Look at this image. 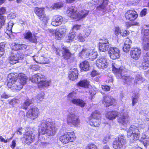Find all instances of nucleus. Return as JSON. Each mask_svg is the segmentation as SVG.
I'll return each mask as SVG.
<instances>
[{"label": "nucleus", "instance_id": "f257e3e1", "mask_svg": "<svg viewBox=\"0 0 149 149\" xmlns=\"http://www.w3.org/2000/svg\"><path fill=\"white\" fill-rule=\"evenodd\" d=\"M55 124L54 120L50 118L43 120L41 122L40 129L38 131V139L40 140L45 139L43 135L47 134L49 136H53L56 133L54 126Z\"/></svg>", "mask_w": 149, "mask_h": 149}, {"label": "nucleus", "instance_id": "f03ea898", "mask_svg": "<svg viewBox=\"0 0 149 149\" xmlns=\"http://www.w3.org/2000/svg\"><path fill=\"white\" fill-rule=\"evenodd\" d=\"M112 67V71L117 78L122 79L124 83L127 85L130 84L134 80L132 77L124 75V73L126 71V70L123 66L119 67L116 63H113Z\"/></svg>", "mask_w": 149, "mask_h": 149}, {"label": "nucleus", "instance_id": "7ed1b4c3", "mask_svg": "<svg viewBox=\"0 0 149 149\" xmlns=\"http://www.w3.org/2000/svg\"><path fill=\"white\" fill-rule=\"evenodd\" d=\"M89 10H83L81 11L80 13L77 11V8L74 6H72L68 8L66 11L67 15L73 19H80L86 17L88 15Z\"/></svg>", "mask_w": 149, "mask_h": 149}, {"label": "nucleus", "instance_id": "20e7f679", "mask_svg": "<svg viewBox=\"0 0 149 149\" xmlns=\"http://www.w3.org/2000/svg\"><path fill=\"white\" fill-rule=\"evenodd\" d=\"M32 81L38 84L39 88L46 87L49 86L50 80H45L44 76L39 73L36 74L32 77Z\"/></svg>", "mask_w": 149, "mask_h": 149}, {"label": "nucleus", "instance_id": "39448f33", "mask_svg": "<svg viewBox=\"0 0 149 149\" xmlns=\"http://www.w3.org/2000/svg\"><path fill=\"white\" fill-rule=\"evenodd\" d=\"M140 132L138 127L134 125H131L127 132V137L130 141L133 143L137 140L139 137Z\"/></svg>", "mask_w": 149, "mask_h": 149}, {"label": "nucleus", "instance_id": "423d86ee", "mask_svg": "<svg viewBox=\"0 0 149 149\" xmlns=\"http://www.w3.org/2000/svg\"><path fill=\"white\" fill-rule=\"evenodd\" d=\"M15 74L13 73H11L8 75V77L10 78V79L8 83V86L9 88L12 89H15L16 90H20L23 88V84H22L20 82H17V77L14 78V75Z\"/></svg>", "mask_w": 149, "mask_h": 149}, {"label": "nucleus", "instance_id": "0eeeda50", "mask_svg": "<svg viewBox=\"0 0 149 149\" xmlns=\"http://www.w3.org/2000/svg\"><path fill=\"white\" fill-rule=\"evenodd\" d=\"M126 143V138L124 135H119L115 139L113 146L115 149H121L125 148Z\"/></svg>", "mask_w": 149, "mask_h": 149}, {"label": "nucleus", "instance_id": "6e6552de", "mask_svg": "<svg viewBox=\"0 0 149 149\" xmlns=\"http://www.w3.org/2000/svg\"><path fill=\"white\" fill-rule=\"evenodd\" d=\"M76 93L73 91L69 93L67 96L68 99L70 100L73 104L81 107H83L85 105L86 103L82 100L80 99H73L76 97Z\"/></svg>", "mask_w": 149, "mask_h": 149}, {"label": "nucleus", "instance_id": "1a4fd4ad", "mask_svg": "<svg viewBox=\"0 0 149 149\" xmlns=\"http://www.w3.org/2000/svg\"><path fill=\"white\" fill-rule=\"evenodd\" d=\"M75 136L73 132H68L60 137V141L64 144L68 143L69 142H72L75 140Z\"/></svg>", "mask_w": 149, "mask_h": 149}, {"label": "nucleus", "instance_id": "9d476101", "mask_svg": "<svg viewBox=\"0 0 149 149\" xmlns=\"http://www.w3.org/2000/svg\"><path fill=\"white\" fill-rule=\"evenodd\" d=\"M67 122L69 124H71L75 126L79 124L80 122L79 118L74 113L70 112L68 115Z\"/></svg>", "mask_w": 149, "mask_h": 149}, {"label": "nucleus", "instance_id": "9b49d317", "mask_svg": "<svg viewBox=\"0 0 149 149\" xmlns=\"http://www.w3.org/2000/svg\"><path fill=\"white\" fill-rule=\"evenodd\" d=\"M24 137L22 139V141L24 144L29 145L33 142L35 139V135L33 133L29 132H26L24 135Z\"/></svg>", "mask_w": 149, "mask_h": 149}, {"label": "nucleus", "instance_id": "f8f14e48", "mask_svg": "<svg viewBox=\"0 0 149 149\" xmlns=\"http://www.w3.org/2000/svg\"><path fill=\"white\" fill-rule=\"evenodd\" d=\"M35 12L38 16V18L43 21L44 23L45 24L47 22L48 19L45 16L43 8L36 7L35 9Z\"/></svg>", "mask_w": 149, "mask_h": 149}, {"label": "nucleus", "instance_id": "ddd939ff", "mask_svg": "<svg viewBox=\"0 0 149 149\" xmlns=\"http://www.w3.org/2000/svg\"><path fill=\"white\" fill-rule=\"evenodd\" d=\"M24 38L28 42L36 44L37 39L36 36L33 34L30 31H26L23 34Z\"/></svg>", "mask_w": 149, "mask_h": 149}, {"label": "nucleus", "instance_id": "4468645a", "mask_svg": "<svg viewBox=\"0 0 149 149\" xmlns=\"http://www.w3.org/2000/svg\"><path fill=\"white\" fill-rule=\"evenodd\" d=\"M39 112L37 108H31L26 112V116L28 118L33 120L38 117Z\"/></svg>", "mask_w": 149, "mask_h": 149}, {"label": "nucleus", "instance_id": "2eb2a0df", "mask_svg": "<svg viewBox=\"0 0 149 149\" xmlns=\"http://www.w3.org/2000/svg\"><path fill=\"white\" fill-rule=\"evenodd\" d=\"M120 116L118 118V122L124 126L129 123V118L127 113L122 111L120 113Z\"/></svg>", "mask_w": 149, "mask_h": 149}, {"label": "nucleus", "instance_id": "dca6fc26", "mask_svg": "<svg viewBox=\"0 0 149 149\" xmlns=\"http://www.w3.org/2000/svg\"><path fill=\"white\" fill-rule=\"evenodd\" d=\"M108 53L110 58L112 59H116L120 56V50L116 47H110Z\"/></svg>", "mask_w": 149, "mask_h": 149}, {"label": "nucleus", "instance_id": "f3484780", "mask_svg": "<svg viewBox=\"0 0 149 149\" xmlns=\"http://www.w3.org/2000/svg\"><path fill=\"white\" fill-rule=\"evenodd\" d=\"M102 40L101 42H99V49L100 51L102 52L107 51L110 48V44L107 39L104 40L101 39Z\"/></svg>", "mask_w": 149, "mask_h": 149}, {"label": "nucleus", "instance_id": "a211bd4d", "mask_svg": "<svg viewBox=\"0 0 149 149\" xmlns=\"http://www.w3.org/2000/svg\"><path fill=\"white\" fill-rule=\"evenodd\" d=\"M141 54V50L140 48L134 47L131 49L130 55L131 57L136 60L138 59Z\"/></svg>", "mask_w": 149, "mask_h": 149}, {"label": "nucleus", "instance_id": "6ab92c4d", "mask_svg": "<svg viewBox=\"0 0 149 149\" xmlns=\"http://www.w3.org/2000/svg\"><path fill=\"white\" fill-rule=\"evenodd\" d=\"M24 58V56L22 54H12L11 55L10 59L9 60V63L10 64L13 65L19 62V60H22Z\"/></svg>", "mask_w": 149, "mask_h": 149}, {"label": "nucleus", "instance_id": "aec40b11", "mask_svg": "<svg viewBox=\"0 0 149 149\" xmlns=\"http://www.w3.org/2000/svg\"><path fill=\"white\" fill-rule=\"evenodd\" d=\"M66 30L65 26H63L57 29L55 32L56 38L58 40H60L65 36Z\"/></svg>", "mask_w": 149, "mask_h": 149}, {"label": "nucleus", "instance_id": "412c9836", "mask_svg": "<svg viewBox=\"0 0 149 149\" xmlns=\"http://www.w3.org/2000/svg\"><path fill=\"white\" fill-rule=\"evenodd\" d=\"M125 16L127 19L130 21H133L136 19L138 15L135 10H129L126 12Z\"/></svg>", "mask_w": 149, "mask_h": 149}, {"label": "nucleus", "instance_id": "4be33fe9", "mask_svg": "<svg viewBox=\"0 0 149 149\" xmlns=\"http://www.w3.org/2000/svg\"><path fill=\"white\" fill-rule=\"evenodd\" d=\"M140 67L144 70H146L149 67V52H147L144 55L143 62Z\"/></svg>", "mask_w": 149, "mask_h": 149}, {"label": "nucleus", "instance_id": "5701e85b", "mask_svg": "<svg viewBox=\"0 0 149 149\" xmlns=\"http://www.w3.org/2000/svg\"><path fill=\"white\" fill-rule=\"evenodd\" d=\"M103 98V100H102V103L106 107H108L110 105H112L113 102L115 101L114 99L111 98L110 96L107 95L104 96Z\"/></svg>", "mask_w": 149, "mask_h": 149}, {"label": "nucleus", "instance_id": "b1692460", "mask_svg": "<svg viewBox=\"0 0 149 149\" xmlns=\"http://www.w3.org/2000/svg\"><path fill=\"white\" fill-rule=\"evenodd\" d=\"M108 63L106 60L103 58H101L97 60L96 65L100 69H104L107 67Z\"/></svg>", "mask_w": 149, "mask_h": 149}, {"label": "nucleus", "instance_id": "393cba45", "mask_svg": "<svg viewBox=\"0 0 149 149\" xmlns=\"http://www.w3.org/2000/svg\"><path fill=\"white\" fill-rule=\"evenodd\" d=\"M63 19L62 17L57 15L54 17L52 20L51 24L54 26H57L60 25L63 21Z\"/></svg>", "mask_w": 149, "mask_h": 149}, {"label": "nucleus", "instance_id": "a878e982", "mask_svg": "<svg viewBox=\"0 0 149 149\" xmlns=\"http://www.w3.org/2000/svg\"><path fill=\"white\" fill-rule=\"evenodd\" d=\"M108 0H100V4L97 7L96 10L104 13L106 7L108 5Z\"/></svg>", "mask_w": 149, "mask_h": 149}, {"label": "nucleus", "instance_id": "bb28decb", "mask_svg": "<svg viewBox=\"0 0 149 149\" xmlns=\"http://www.w3.org/2000/svg\"><path fill=\"white\" fill-rule=\"evenodd\" d=\"M78 76V71L76 68H71L69 72L68 77L70 80L74 81L77 79Z\"/></svg>", "mask_w": 149, "mask_h": 149}, {"label": "nucleus", "instance_id": "cd10ccee", "mask_svg": "<svg viewBox=\"0 0 149 149\" xmlns=\"http://www.w3.org/2000/svg\"><path fill=\"white\" fill-rule=\"evenodd\" d=\"M34 99L33 98H29L28 97L26 98L24 102L21 105V108L26 110L28 107L31 104L34 103Z\"/></svg>", "mask_w": 149, "mask_h": 149}, {"label": "nucleus", "instance_id": "c85d7f7f", "mask_svg": "<svg viewBox=\"0 0 149 149\" xmlns=\"http://www.w3.org/2000/svg\"><path fill=\"white\" fill-rule=\"evenodd\" d=\"M139 138L137 140L143 142L145 146H147L149 144V138L147 135H146L145 133H143L141 135L139 134Z\"/></svg>", "mask_w": 149, "mask_h": 149}, {"label": "nucleus", "instance_id": "c756f323", "mask_svg": "<svg viewBox=\"0 0 149 149\" xmlns=\"http://www.w3.org/2000/svg\"><path fill=\"white\" fill-rule=\"evenodd\" d=\"M61 52L63 57L65 59H69L71 56L72 54L71 53L69 49L66 47L62 48Z\"/></svg>", "mask_w": 149, "mask_h": 149}, {"label": "nucleus", "instance_id": "7c9ffc66", "mask_svg": "<svg viewBox=\"0 0 149 149\" xmlns=\"http://www.w3.org/2000/svg\"><path fill=\"white\" fill-rule=\"evenodd\" d=\"M79 66L81 71H86L89 70L90 65L87 61H84L81 63Z\"/></svg>", "mask_w": 149, "mask_h": 149}, {"label": "nucleus", "instance_id": "2f4dec72", "mask_svg": "<svg viewBox=\"0 0 149 149\" xmlns=\"http://www.w3.org/2000/svg\"><path fill=\"white\" fill-rule=\"evenodd\" d=\"M15 74H16L15 76H17V78L19 79V82L24 85L26 83L27 80V77L26 76L22 73H19L18 75H17V74L15 73Z\"/></svg>", "mask_w": 149, "mask_h": 149}, {"label": "nucleus", "instance_id": "473e14b6", "mask_svg": "<svg viewBox=\"0 0 149 149\" xmlns=\"http://www.w3.org/2000/svg\"><path fill=\"white\" fill-rule=\"evenodd\" d=\"M89 81L87 79H84L81 80L77 83V85L84 88H88L90 86Z\"/></svg>", "mask_w": 149, "mask_h": 149}, {"label": "nucleus", "instance_id": "72a5a7b5", "mask_svg": "<svg viewBox=\"0 0 149 149\" xmlns=\"http://www.w3.org/2000/svg\"><path fill=\"white\" fill-rule=\"evenodd\" d=\"M118 113L116 111H110L108 112L106 115L107 118L110 120L115 119L117 116Z\"/></svg>", "mask_w": 149, "mask_h": 149}, {"label": "nucleus", "instance_id": "f704fd0d", "mask_svg": "<svg viewBox=\"0 0 149 149\" xmlns=\"http://www.w3.org/2000/svg\"><path fill=\"white\" fill-rule=\"evenodd\" d=\"M143 45L144 50L148 51L149 49V37L148 36L143 37Z\"/></svg>", "mask_w": 149, "mask_h": 149}, {"label": "nucleus", "instance_id": "c9c22d12", "mask_svg": "<svg viewBox=\"0 0 149 149\" xmlns=\"http://www.w3.org/2000/svg\"><path fill=\"white\" fill-rule=\"evenodd\" d=\"M89 123L92 126L95 127H98L101 123L100 119H89Z\"/></svg>", "mask_w": 149, "mask_h": 149}, {"label": "nucleus", "instance_id": "e433bc0d", "mask_svg": "<svg viewBox=\"0 0 149 149\" xmlns=\"http://www.w3.org/2000/svg\"><path fill=\"white\" fill-rule=\"evenodd\" d=\"M97 55V52L95 50L91 49L90 50L88 57L91 60L95 59Z\"/></svg>", "mask_w": 149, "mask_h": 149}, {"label": "nucleus", "instance_id": "4c0bfd02", "mask_svg": "<svg viewBox=\"0 0 149 149\" xmlns=\"http://www.w3.org/2000/svg\"><path fill=\"white\" fill-rule=\"evenodd\" d=\"M75 33L74 31L70 30L68 36L66 37L67 41L68 42H70L75 37Z\"/></svg>", "mask_w": 149, "mask_h": 149}, {"label": "nucleus", "instance_id": "58836bf2", "mask_svg": "<svg viewBox=\"0 0 149 149\" xmlns=\"http://www.w3.org/2000/svg\"><path fill=\"white\" fill-rule=\"evenodd\" d=\"M142 34L144 37H149V25H144L141 30Z\"/></svg>", "mask_w": 149, "mask_h": 149}, {"label": "nucleus", "instance_id": "ea45409f", "mask_svg": "<svg viewBox=\"0 0 149 149\" xmlns=\"http://www.w3.org/2000/svg\"><path fill=\"white\" fill-rule=\"evenodd\" d=\"M89 51V49H82L79 54V56L82 58L83 57L88 58Z\"/></svg>", "mask_w": 149, "mask_h": 149}, {"label": "nucleus", "instance_id": "a19ab883", "mask_svg": "<svg viewBox=\"0 0 149 149\" xmlns=\"http://www.w3.org/2000/svg\"><path fill=\"white\" fill-rule=\"evenodd\" d=\"M101 114L98 111H96L93 112L90 116L89 119H100Z\"/></svg>", "mask_w": 149, "mask_h": 149}, {"label": "nucleus", "instance_id": "79ce46f5", "mask_svg": "<svg viewBox=\"0 0 149 149\" xmlns=\"http://www.w3.org/2000/svg\"><path fill=\"white\" fill-rule=\"evenodd\" d=\"M139 98L138 94V93H134L132 97V105L134 106L137 103Z\"/></svg>", "mask_w": 149, "mask_h": 149}, {"label": "nucleus", "instance_id": "37998d69", "mask_svg": "<svg viewBox=\"0 0 149 149\" xmlns=\"http://www.w3.org/2000/svg\"><path fill=\"white\" fill-rule=\"evenodd\" d=\"M5 47V43L2 42L0 43V57L4 53V48Z\"/></svg>", "mask_w": 149, "mask_h": 149}, {"label": "nucleus", "instance_id": "c03bdc74", "mask_svg": "<svg viewBox=\"0 0 149 149\" xmlns=\"http://www.w3.org/2000/svg\"><path fill=\"white\" fill-rule=\"evenodd\" d=\"M44 93L43 92H41L40 94H38L36 97V99L37 101H41L44 98Z\"/></svg>", "mask_w": 149, "mask_h": 149}, {"label": "nucleus", "instance_id": "a18cd8bd", "mask_svg": "<svg viewBox=\"0 0 149 149\" xmlns=\"http://www.w3.org/2000/svg\"><path fill=\"white\" fill-rule=\"evenodd\" d=\"M20 44L14 43L12 45V49L15 51H18L20 50Z\"/></svg>", "mask_w": 149, "mask_h": 149}, {"label": "nucleus", "instance_id": "49530a36", "mask_svg": "<svg viewBox=\"0 0 149 149\" xmlns=\"http://www.w3.org/2000/svg\"><path fill=\"white\" fill-rule=\"evenodd\" d=\"M140 113L146 116V120L149 121V113L148 111L142 110Z\"/></svg>", "mask_w": 149, "mask_h": 149}, {"label": "nucleus", "instance_id": "de8ad7c7", "mask_svg": "<svg viewBox=\"0 0 149 149\" xmlns=\"http://www.w3.org/2000/svg\"><path fill=\"white\" fill-rule=\"evenodd\" d=\"M6 9L4 7H2L0 8V16L1 17L0 18V19H5L4 17L1 15H2L4 14L6 11Z\"/></svg>", "mask_w": 149, "mask_h": 149}, {"label": "nucleus", "instance_id": "09e8293b", "mask_svg": "<svg viewBox=\"0 0 149 149\" xmlns=\"http://www.w3.org/2000/svg\"><path fill=\"white\" fill-rule=\"evenodd\" d=\"M122 31H121L120 28L119 27H115V31H114V34L116 36H118L119 35H121V33Z\"/></svg>", "mask_w": 149, "mask_h": 149}, {"label": "nucleus", "instance_id": "8fccbe9b", "mask_svg": "<svg viewBox=\"0 0 149 149\" xmlns=\"http://www.w3.org/2000/svg\"><path fill=\"white\" fill-rule=\"evenodd\" d=\"M111 136L109 135H106L103 140V143L104 144L107 143L109 140L111 139Z\"/></svg>", "mask_w": 149, "mask_h": 149}, {"label": "nucleus", "instance_id": "3c124183", "mask_svg": "<svg viewBox=\"0 0 149 149\" xmlns=\"http://www.w3.org/2000/svg\"><path fill=\"white\" fill-rule=\"evenodd\" d=\"M86 149H97V147L94 144H90L87 146Z\"/></svg>", "mask_w": 149, "mask_h": 149}, {"label": "nucleus", "instance_id": "603ef678", "mask_svg": "<svg viewBox=\"0 0 149 149\" xmlns=\"http://www.w3.org/2000/svg\"><path fill=\"white\" fill-rule=\"evenodd\" d=\"M130 47V45H124V46L123 47V49L124 52L127 53L129 51Z\"/></svg>", "mask_w": 149, "mask_h": 149}, {"label": "nucleus", "instance_id": "864d4df0", "mask_svg": "<svg viewBox=\"0 0 149 149\" xmlns=\"http://www.w3.org/2000/svg\"><path fill=\"white\" fill-rule=\"evenodd\" d=\"M91 32V29L90 27L86 28L85 31V35L86 37L88 36Z\"/></svg>", "mask_w": 149, "mask_h": 149}, {"label": "nucleus", "instance_id": "5fc2aeb1", "mask_svg": "<svg viewBox=\"0 0 149 149\" xmlns=\"http://www.w3.org/2000/svg\"><path fill=\"white\" fill-rule=\"evenodd\" d=\"M13 24L12 22H9L8 24V26L7 27V30L10 32H11L12 29Z\"/></svg>", "mask_w": 149, "mask_h": 149}, {"label": "nucleus", "instance_id": "6e6d98bb", "mask_svg": "<svg viewBox=\"0 0 149 149\" xmlns=\"http://www.w3.org/2000/svg\"><path fill=\"white\" fill-rule=\"evenodd\" d=\"M81 26L80 25L76 24L74 25L72 29L71 30L75 32V30L77 31L80 29Z\"/></svg>", "mask_w": 149, "mask_h": 149}, {"label": "nucleus", "instance_id": "4d7b16f0", "mask_svg": "<svg viewBox=\"0 0 149 149\" xmlns=\"http://www.w3.org/2000/svg\"><path fill=\"white\" fill-rule=\"evenodd\" d=\"M147 9L146 8L143 9L141 11L140 14V16L141 17L145 16L146 14Z\"/></svg>", "mask_w": 149, "mask_h": 149}, {"label": "nucleus", "instance_id": "13d9d810", "mask_svg": "<svg viewBox=\"0 0 149 149\" xmlns=\"http://www.w3.org/2000/svg\"><path fill=\"white\" fill-rule=\"evenodd\" d=\"M129 33V32L127 30H124L122 31L121 36L123 37H125L128 35Z\"/></svg>", "mask_w": 149, "mask_h": 149}, {"label": "nucleus", "instance_id": "bf43d9fd", "mask_svg": "<svg viewBox=\"0 0 149 149\" xmlns=\"http://www.w3.org/2000/svg\"><path fill=\"white\" fill-rule=\"evenodd\" d=\"M132 42V41L131 40H130L129 38H127L125 40L124 45H128L130 46Z\"/></svg>", "mask_w": 149, "mask_h": 149}, {"label": "nucleus", "instance_id": "052dcab7", "mask_svg": "<svg viewBox=\"0 0 149 149\" xmlns=\"http://www.w3.org/2000/svg\"><path fill=\"white\" fill-rule=\"evenodd\" d=\"M77 38L80 42H83L85 40L84 38L81 33H79L77 36Z\"/></svg>", "mask_w": 149, "mask_h": 149}, {"label": "nucleus", "instance_id": "680f3d73", "mask_svg": "<svg viewBox=\"0 0 149 149\" xmlns=\"http://www.w3.org/2000/svg\"><path fill=\"white\" fill-rule=\"evenodd\" d=\"M102 89L105 91H109L110 89V87L108 86H102Z\"/></svg>", "mask_w": 149, "mask_h": 149}, {"label": "nucleus", "instance_id": "e2e57ef3", "mask_svg": "<svg viewBox=\"0 0 149 149\" xmlns=\"http://www.w3.org/2000/svg\"><path fill=\"white\" fill-rule=\"evenodd\" d=\"M62 6V5L59 3H55L54 6V8H61Z\"/></svg>", "mask_w": 149, "mask_h": 149}, {"label": "nucleus", "instance_id": "0e129e2a", "mask_svg": "<svg viewBox=\"0 0 149 149\" xmlns=\"http://www.w3.org/2000/svg\"><path fill=\"white\" fill-rule=\"evenodd\" d=\"M141 79V76L139 74H137L136 75L135 77V80L134 81L135 83H137V81L140 80Z\"/></svg>", "mask_w": 149, "mask_h": 149}, {"label": "nucleus", "instance_id": "69168bd1", "mask_svg": "<svg viewBox=\"0 0 149 149\" xmlns=\"http://www.w3.org/2000/svg\"><path fill=\"white\" fill-rule=\"evenodd\" d=\"M16 141L15 140H13L12 141V144L10 146V147L13 148V149H14L15 147L16 146Z\"/></svg>", "mask_w": 149, "mask_h": 149}, {"label": "nucleus", "instance_id": "338daca9", "mask_svg": "<svg viewBox=\"0 0 149 149\" xmlns=\"http://www.w3.org/2000/svg\"><path fill=\"white\" fill-rule=\"evenodd\" d=\"M27 45L24 44H20V50H22L26 49Z\"/></svg>", "mask_w": 149, "mask_h": 149}, {"label": "nucleus", "instance_id": "774afa93", "mask_svg": "<svg viewBox=\"0 0 149 149\" xmlns=\"http://www.w3.org/2000/svg\"><path fill=\"white\" fill-rule=\"evenodd\" d=\"M23 130V128L22 127H20L19 128L17 131V133L19 135H21L22 134V132Z\"/></svg>", "mask_w": 149, "mask_h": 149}]
</instances>
